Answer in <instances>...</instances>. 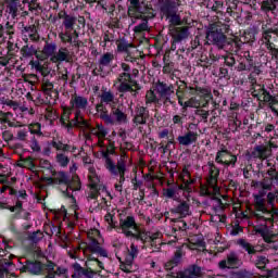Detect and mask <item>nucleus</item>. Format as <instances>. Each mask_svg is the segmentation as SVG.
Returning <instances> with one entry per match:
<instances>
[{"label": "nucleus", "instance_id": "f257e3e1", "mask_svg": "<svg viewBox=\"0 0 278 278\" xmlns=\"http://www.w3.org/2000/svg\"><path fill=\"white\" fill-rule=\"evenodd\" d=\"M262 188L258 193L254 194V213L253 216L256 218L257 225L254 226V233L261 236L265 242V249L278 250L277 233H274L268 228V223H273V216L275 212L269 211L266 207V190L273 188V182L263 180L260 182Z\"/></svg>", "mask_w": 278, "mask_h": 278}, {"label": "nucleus", "instance_id": "f03ea898", "mask_svg": "<svg viewBox=\"0 0 278 278\" xmlns=\"http://www.w3.org/2000/svg\"><path fill=\"white\" fill-rule=\"evenodd\" d=\"M116 231H122L126 238H135V240L142 241L143 244H155V240H160V232H144L136 224V218L134 216H127L119 219V225L115 228Z\"/></svg>", "mask_w": 278, "mask_h": 278}, {"label": "nucleus", "instance_id": "7ed1b4c3", "mask_svg": "<svg viewBox=\"0 0 278 278\" xmlns=\"http://www.w3.org/2000/svg\"><path fill=\"white\" fill-rule=\"evenodd\" d=\"M101 232L98 229H91L87 232V238L89 242H83L79 244V250L83 251L84 255L94 262L97 266L103 270V263L92 255H100L101 257H108V251L99 244V237Z\"/></svg>", "mask_w": 278, "mask_h": 278}, {"label": "nucleus", "instance_id": "20e7f679", "mask_svg": "<svg viewBox=\"0 0 278 278\" xmlns=\"http://www.w3.org/2000/svg\"><path fill=\"white\" fill-rule=\"evenodd\" d=\"M105 168L112 175V177H119L118 182L115 184L116 192H123V184H125V173H127V163L125 160L117 161V164L114 163L112 157H108V154H104Z\"/></svg>", "mask_w": 278, "mask_h": 278}, {"label": "nucleus", "instance_id": "39448f33", "mask_svg": "<svg viewBox=\"0 0 278 278\" xmlns=\"http://www.w3.org/2000/svg\"><path fill=\"white\" fill-rule=\"evenodd\" d=\"M97 110L99 111V116L103 123L110 126L114 125H125L128 123L127 114L123 112V110L118 108H113L111 112H108V109L99 105L97 106Z\"/></svg>", "mask_w": 278, "mask_h": 278}, {"label": "nucleus", "instance_id": "423d86ee", "mask_svg": "<svg viewBox=\"0 0 278 278\" xmlns=\"http://www.w3.org/2000/svg\"><path fill=\"white\" fill-rule=\"evenodd\" d=\"M121 67L124 72L118 75L115 87L118 92H132L134 97H136V90H134L136 81L131 80V67L127 63H122Z\"/></svg>", "mask_w": 278, "mask_h": 278}, {"label": "nucleus", "instance_id": "0eeeda50", "mask_svg": "<svg viewBox=\"0 0 278 278\" xmlns=\"http://www.w3.org/2000/svg\"><path fill=\"white\" fill-rule=\"evenodd\" d=\"M218 175H220L218 167H216V165H211L210 177L207 179L208 185L207 187L201 188V194H204L205 197H215V199H218V192H220V189L218 186H216Z\"/></svg>", "mask_w": 278, "mask_h": 278}, {"label": "nucleus", "instance_id": "6e6552de", "mask_svg": "<svg viewBox=\"0 0 278 278\" xmlns=\"http://www.w3.org/2000/svg\"><path fill=\"white\" fill-rule=\"evenodd\" d=\"M237 243L239 247H241V249L247 251L248 255L251 256L250 260L253 262V264H255L256 268H265V266L268 264V258L266 256L258 255L256 256V260H253V255H255V253L258 251L255 245L251 244L245 239H239Z\"/></svg>", "mask_w": 278, "mask_h": 278}, {"label": "nucleus", "instance_id": "1a4fd4ad", "mask_svg": "<svg viewBox=\"0 0 278 278\" xmlns=\"http://www.w3.org/2000/svg\"><path fill=\"white\" fill-rule=\"evenodd\" d=\"M206 40L208 45H216L219 49H223V47H225L226 37L218 26L211 25L206 33Z\"/></svg>", "mask_w": 278, "mask_h": 278}, {"label": "nucleus", "instance_id": "9d476101", "mask_svg": "<svg viewBox=\"0 0 278 278\" xmlns=\"http://www.w3.org/2000/svg\"><path fill=\"white\" fill-rule=\"evenodd\" d=\"M130 3L128 5V16L130 18H144V14L149 12V8H147V4L144 2L140 3V0H128Z\"/></svg>", "mask_w": 278, "mask_h": 278}, {"label": "nucleus", "instance_id": "9b49d317", "mask_svg": "<svg viewBox=\"0 0 278 278\" xmlns=\"http://www.w3.org/2000/svg\"><path fill=\"white\" fill-rule=\"evenodd\" d=\"M54 184H58L59 186H64L65 190H63V192L66 193L67 197H73V193L71 192H77V190H79L80 188L78 182L74 187L73 184L70 182L68 176L64 172H59L55 175Z\"/></svg>", "mask_w": 278, "mask_h": 278}, {"label": "nucleus", "instance_id": "f8f14e48", "mask_svg": "<svg viewBox=\"0 0 278 278\" xmlns=\"http://www.w3.org/2000/svg\"><path fill=\"white\" fill-rule=\"evenodd\" d=\"M215 162L217 164H223L224 166H236L238 162V156L231 154L227 149H222L217 152Z\"/></svg>", "mask_w": 278, "mask_h": 278}, {"label": "nucleus", "instance_id": "ddd939ff", "mask_svg": "<svg viewBox=\"0 0 278 278\" xmlns=\"http://www.w3.org/2000/svg\"><path fill=\"white\" fill-rule=\"evenodd\" d=\"M156 92L160 94L161 99H165V101L170 103V94L175 93V87L173 85L157 83Z\"/></svg>", "mask_w": 278, "mask_h": 278}, {"label": "nucleus", "instance_id": "4468645a", "mask_svg": "<svg viewBox=\"0 0 278 278\" xmlns=\"http://www.w3.org/2000/svg\"><path fill=\"white\" fill-rule=\"evenodd\" d=\"M89 181L91 184L89 199H97V197H99V190L97 189V186H99L100 179L94 167H89Z\"/></svg>", "mask_w": 278, "mask_h": 278}, {"label": "nucleus", "instance_id": "2eb2a0df", "mask_svg": "<svg viewBox=\"0 0 278 278\" xmlns=\"http://www.w3.org/2000/svg\"><path fill=\"white\" fill-rule=\"evenodd\" d=\"M240 266V257L236 252H230L226 260L219 262V268H238Z\"/></svg>", "mask_w": 278, "mask_h": 278}, {"label": "nucleus", "instance_id": "dca6fc26", "mask_svg": "<svg viewBox=\"0 0 278 278\" xmlns=\"http://www.w3.org/2000/svg\"><path fill=\"white\" fill-rule=\"evenodd\" d=\"M74 268V274H73V278H92L94 277V275H97V270H92L91 268L88 269H84V267H81V265H79V263H76L73 265Z\"/></svg>", "mask_w": 278, "mask_h": 278}, {"label": "nucleus", "instance_id": "f3484780", "mask_svg": "<svg viewBox=\"0 0 278 278\" xmlns=\"http://www.w3.org/2000/svg\"><path fill=\"white\" fill-rule=\"evenodd\" d=\"M176 97L178 99L179 105L184 109L187 110V108H201V100L198 99L197 97H191L189 100L184 102L181 94L179 91L176 92Z\"/></svg>", "mask_w": 278, "mask_h": 278}, {"label": "nucleus", "instance_id": "a211bd4d", "mask_svg": "<svg viewBox=\"0 0 278 278\" xmlns=\"http://www.w3.org/2000/svg\"><path fill=\"white\" fill-rule=\"evenodd\" d=\"M70 103L74 110H86L88 108V98L74 94Z\"/></svg>", "mask_w": 278, "mask_h": 278}, {"label": "nucleus", "instance_id": "6ab92c4d", "mask_svg": "<svg viewBox=\"0 0 278 278\" xmlns=\"http://www.w3.org/2000/svg\"><path fill=\"white\" fill-rule=\"evenodd\" d=\"M199 138V135L194 131H189L184 136L178 137V142L182 147H189V144H194Z\"/></svg>", "mask_w": 278, "mask_h": 278}, {"label": "nucleus", "instance_id": "aec40b11", "mask_svg": "<svg viewBox=\"0 0 278 278\" xmlns=\"http://www.w3.org/2000/svg\"><path fill=\"white\" fill-rule=\"evenodd\" d=\"M169 31L176 42H181V40H186V38H188L187 28L172 26Z\"/></svg>", "mask_w": 278, "mask_h": 278}, {"label": "nucleus", "instance_id": "412c9836", "mask_svg": "<svg viewBox=\"0 0 278 278\" xmlns=\"http://www.w3.org/2000/svg\"><path fill=\"white\" fill-rule=\"evenodd\" d=\"M174 214H179L180 218H186V216H190L192 212H190V203L188 201L180 202L176 207L173 208Z\"/></svg>", "mask_w": 278, "mask_h": 278}, {"label": "nucleus", "instance_id": "4be33fe9", "mask_svg": "<svg viewBox=\"0 0 278 278\" xmlns=\"http://www.w3.org/2000/svg\"><path fill=\"white\" fill-rule=\"evenodd\" d=\"M68 127H79L84 131H88V129H90V124H88L84 117L79 116V112H77L75 118L70 122Z\"/></svg>", "mask_w": 278, "mask_h": 278}, {"label": "nucleus", "instance_id": "5701e85b", "mask_svg": "<svg viewBox=\"0 0 278 278\" xmlns=\"http://www.w3.org/2000/svg\"><path fill=\"white\" fill-rule=\"evenodd\" d=\"M24 270L30 273V275H40L42 273V264L40 262L27 261L24 265Z\"/></svg>", "mask_w": 278, "mask_h": 278}, {"label": "nucleus", "instance_id": "b1692460", "mask_svg": "<svg viewBox=\"0 0 278 278\" xmlns=\"http://www.w3.org/2000/svg\"><path fill=\"white\" fill-rule=\"evenodd\" d=\"M114 62V53L105 52L99 59V70L103 72V70L108 68L111 63Z\"/></svg>", "mask_w": 278, "mask_h": 278}, {"label": "nucleus", "instance_id": "393cba45", "mask_svg": "<svg viewBox=\"0 0 278 278\" xmlns=\"http://www.w3.org/2000/svg\"><path fill=\"white\" fill-rule=\"evenodd\" d=\"M190 90H194L191 91V94H197L198 97H200V99H206L207 101H212L214 99V96H212V91L207 88L190 87Z\"/></svg>", "mask_w": 278, "mask_h": 278}, {"label": "nucleus", "instance_id": "a878e982", "mask_svg": "<svg viewBox=\"0 0 278 278\" xmlns=\"http://www.w3.org/2000/svg\"><path fill=\"white\" fill-rule=\"evenodd\" d=\"M48 278H66V269L59 267L58 270H55L51 263L48 265Z\"/></svg>", "mask_w": 278, "mask_h": 278}, {"label": "nucleus", "instance_id": "bb28decb", "mask_svg": "<svg viewBox=\"0 0 278 278\" xmlns=\"http://www.w3.org/2000/svg\"><path fill=\"white\" fill-rule=\"evenodd\" d=\"M51 62H68V50L60 49L59 52L51 56Z\"/></svg>", "mask_w": 278, "mask_h": 278}, {"label": "nucleus", "instance_id": "cd10ccee", "mask_svg": "<svg viewBox=\"0 0 278 278\" xmlns=\"http://www.w3.org/2000/svg\"><path fill=\"white\" fill-rule=\"evenodd\" d=\"M270 155V150L266 146H257L254 149V156L258 157L260 160H266Z\"/></svg>", "mask_w": 278, "mask_h": 278}, {"label": "nucleus", "instance_id": "c85d7f7f", "mask_svg": "<svg viewBox=\"0 0 278 278\" xmlns=\"http://www.w3.org/2000/svg\"><path fill=\"white\" fill-rule=\"evenodd\" d=\"M144 112H147L144 108L138 109L137 115L134 118L135 125H144L147 123V118L144 117Z\"/></svg>", "mask_w": 278, "mask_h": 278}, {"label": "nucleus", "instance_id": "c756f323", "mask_svg": "<svg viewBox=\"0 0 278 278\" xmlns=\"http://www.w3.org/2000/svg\"><path fill=\"white\" fill-rule=\"evenodd\" d=\"M63 18H64L63 25H64L65 29H73V27H75V23L77 21V18H75V16L64 13Z\"/></svg>", "mask_w": 278, "mask_h": 278}, {"label": "nucleus", "instance_id": "7c9ffc66", "mask_svg": "<svg viewBox=\"0 0 278 278\" xmlns=\"http://www.w3.org/2000/svg\"><path fill=\"white\" fill-rule=\"evenodd\" d=\"M136 257H138V247L132 243L130 244V249L128 250L126 262H129V264H134V260Z\"/></svg>", "mask_w": 278, "mask_h": 278}, {"label": "nucleus", "instance_id": "2f4dec72", "mask_svg": "<svg viewBox=\"0 0 278 278\" xmlns=\"http://www.w3.org/2000/svg\"><path fill=\"white\" fill-rule=\"evenodd\" d=\"M91 134H93V136H97V138L99 139H103L108 136V130L103 125H98L97 128L91 129Z\"/></svg>", "mask_w": 278, "mask_h": 278}, {"label": "nucleus", "instance_id": "473e14b6", "mask_svg": "<svg viewBox=\"0 0 278 278\" xmlns=\"http://www.w3.org/2000/svg\"><path fill=\"white\" fill-rule=\"evenodd\" d=\"M55 49H58L55 43H47L43 47L42 53L43 55H46V58H53V55L55 54Z\"/></svg>", "mask_w": 278, "mask_h": 278}, {"label": "nucleus", "instance_id": "72a5a7b5", "mask_svg": "<svg viewBox=\"0 0 278 278\" xmlns=\"http://www.w3.org/2000/svg\"><path fill=\"white\" fill-rule=\"evenodd\" d=\"M56 162L59 166H61L62 168H66V166H68L71 162V159H68L64 153H59L56 154Z\"/></svg>", "mask_w": 278, "mask_h": 278}, {"label": "nucleus", "instance_id": "f704fd0d", "mask_svg": "<svg viewBox=\"0 0 278 278\" xmlns=\"http://www.w3.org/2000/svg\"><path fill=\"white\" fill-rule=\"evenodd\" d=\"M163 194L166 199H173L174 201L179 199V195H177V189L174 188L164 189Z\"/></svg>", "mask_w": 278, "mask_h": 278}, {"label": "nucleus", "instance_id": "c9c22d12", "mask_svg": "<svg viewBox=\"0 0 278 278\" xmlns=\"http://www.w3.org/2000/svg\"><path fill=\"white\" fill-rule=\"evenodd\" d=\"M181 177L186 186H192L194 184V179L190 178V172L186 167L182 169Z\"/></svg>", "mask_w": 278, "mask_h": 278}, {"label": "nucleus", "instance_id": "e433bc0d", "mask_svg": "<svg viewBox=\"0 0 278 278\" xmlns=\"http://www.w3.org/2000/svg\"><path fill=\"white\" fill-rule=\"evenodd\" d=\"M179 260H181V255L177 253L173 261L165 263V269L173 270V268L179 264Z\"/></svg>", "mask_w": 278, "mask_h": 278}, {"label": "nucleus", "instance_id": "4c0bfd02", "mask_svg": "<svg viewBox=\"0 0 278 278\" xmlns=\"http://www.w3.org/2000/svg\"><path fill=\"white\" fill-rule=\"evenodd\" d=\"M104 220H105V223H108L110 229H117L118 225H116V222H114V214L108 213L104 216Z\"/></svg>", "mask_w": 278, "mask_h": 278}, {"label": "nucleus", "instance_id": "58836bf2", "mask_svg": "<svg viewBox=\"0 0 278 278\" xmlns=\"http://www.w3.org/2000/svg\"><path fill=\"white\" fill-rule=\"evenodd\" d=\"M262 90H266V89L260 85H256L252 90V97H255L256 99H258V101H262V98L264 97V93H262Z\"/></svg>", "mask_w": 278, "mask_h": 278}, {"label": "nucleus", "instance_id": "ea45409f", "mask_svg": "<svg viewBox=\"0 0 278 278\" xmlns=\"http://www.w3.org/2000/svg\"><path fill=\"white\" fill-rule=\"evenodd\" d=\"M160 99L155 96V91L149 90L146 94V103H157Z\"/></svg>", "mask_w": 278, "mask_h": 278}, {"label": "nucleus", "instance_id": "a19ab883", "mask_svg": "<svg viewBox=\"0 0 278 278\" xmlns=\"http://www.w3.org/2000/svg\"><path fill=\"white\" fill-rule=\"evenodd\" d=\"M261 92L263 94L261 101H264V103H269V105H273V103H275V98L270 94V92L266 90H262Z\"/></svg>", "mask_w": 278, "mask_h": 278}, {"label": "nucleus", "instance_id": "79ce46f5", "mask_svg": "<svg viewBox=\"0 0 278 278\" xmlns=\"http://www.w3.org/2000/svg\"><path fill=\"white\" fill-rule=\"evenodd\" d=\"M112 101H114V93L110 92V91H104L101 94V102L102 103H112Z\"/></svg>", "mask_w": 278, "mask_h": 278}, {"label": "nucleus", "instance_id": "37998d69", "mask_svg": "<svg viewBox=\"0 0 278 278\" xmlns=\"http://www.w3.org/2000/svg\"><path fill=\"white\" fill-rule=\"evenodd\" d=\"M52 147L56 151H68L71 149L68 144H64L62 141H52Z\"/></svg>", "mask_w": 278, "mask_h": 278}, {"label": "nucleus", "instance_id": "c03bdc74", "mask_svg": "<svg viewBox=\"0 0 278 278\" xmlns=\"http://www.w3.org/2000/svg\"><path fill=\"white\" fill-rule=\"evenodd\" d=\"M278 200V192L274 191V192H269L267 194V203L268 205H270V207H275V202Z\"/></svg>", "mask_w": 278, "mask_h": 278}, {"label": "nucleus", "instance_id": "a18cd8bd", "mask_svg": "<svg viewBox=\"0 0 278 278\" xmlns=\"http://www.w3.org/2000/svg\"><path fill=\"white\" fill-rule=\"evenodd\" d=\"M129 49H131V43L126 42L125 39L117 41V51H129Z\"/></svg>", "mask_w": 278, "mask_h": 278}, {"label": "nucleus", "instance_id": "49530a36", "mask_svg": "<svg viewBox=\"0 0 278 278\" xmlns=\"http://www.w3.org/2000/svg\"><path fill=\"white\" fill-rule=\"evenodd\" d=\"M189 249H191L192 251L197 249H205V241L198 240L195 242H191V244L189 245Z\"/></svg>", "mask_w": 278, "mask_h": 278}, {"label": "nucleus", "instance_id": "de8ad7c7", "mask_svg": "<svg viewBox=\"0 0 278 278\" xmlns=\"http://www.w3.org/2000/svg\"><path fill=\"white\" fill-rule=\"evenodd\" d=\"M148 29H149V25H148L147 20H144L143 23L135 26L134 31H136V34H140L141 31H147Z\"/></svg>", "mask_w": 278, "mask_h": 278}, {"label": "nucleus", "instance_id": "09e8293b", "mask_svg": "<svg viewBox=\"0 0 278 278\" xmlns=\"http://www.w3.org/2000/svg\"><path fill=\"white\" fill-rule=\"evenodd\" d=\"M167 18H169V23L173 25H180L181 24V17L177 14H167Z\"/></svg>", "mask_w": 278, "mask_h": 278}, {"label": "nucleus", "instance_id": "8fccbe9b", "mask_svg": "<svg viewBox=\"0 0 278 278\" xmlns=\"http://www.w3.org/2000/svg\"><path fill=\"white\" fill-rule=\"evenodd\" d=\"M30 128H23L17 131V140H26L27 134H29Z\"/></svg>", "mask_w": 278, "mask_h": 278}, {"label": "nucleus", "instance_id": "3c124183", "mask_svg": "<svg viewBox=\"0 0 278 278\" xmlns=\"http://www.w3.org/2000/svg\"><path fill=\"white\" fill-rule=\"evenodd\" d=\"M42 90L46 94H49L53 90V83L45 80L42 84Z\"/></svg>", "mask_w": 278, "mask_h": 278}, {"label": "nucleus", "instance_id": "603ef678", "mask_svg": "<svg viewBox=\"0 0 278 278\" xmlns=\"http://www.w3.org/2000/svg\"><path fill=\"white\" fill-rule=\"evenodd\" d=\"M62 42H73V37L71 36V33H61L59 35Z\"/></svg>", "mask_w": 278, "mask_h": 278}, {"label": "nucleus", "instance_id": "864d4df0", "mask_svg": "<svg viewBox=\"0 0 278 278\" xmlns=\"http://www.w3.org/2000/svg\"><path fill=\"white\" fill-rule=\"evenodd\" d=\"M114 153V146H111L109 148H106V151H102L101 154H102V157L104 160V168H105V155L108 157H110V154L112 155Z\"/></svg>", "mask_w": 278, "mask_h": 278}, {"label": "nucleus", "instance_id": "5fc2aeb1", "mask_svg": "<svg viewBox=\"0 0 278 278\" xmlns=\"http://www.w3.org/2000/svg\"><path fill=\"white\" fill-rule=\"evenodd\" d=\"M59 219L60 220H68V213H66V208L65 207H62L59 211Z\"/></svg>", "mask_w": 278, "mask_h": 278}, {"label": "nucleus", "instance_id": "6e6d98bb", "mask_svg": "<svg viewBox=\"0 0 278 278\" xmlns=\"http://www.w3.org/2000/svg\"><path fill=\"white\" fill-rule=\"evenodd\" d=\"M197 114H198V116H201V118H203V121H207V118L210 116V111L198 110Z\"/></svg>", "mask_w": 278, "mask_h": 278}, {"label": "nucleus", "instance_id": "4d7b16f0", "mask_svg": "<svg viewBox=\"0 0 278 278\" xmlns=\"http://www.w3.org/2000/svg\"><path fill=\"white\" fill-rule=\"evenodd\" d=\"M30 149L37 153L40 151V144L35 138L30 142Z\"/></svg>", "mask_w": 278, "mask_h": 278}, {"label": "nucleus", "instance_id": "13d9d810", "mask_svg": "<svg viewBox=\"0 0 278 278\" xmlns=\"http://www.w3.org/2000/svg\"><path fill=\"white\" fill-rule=\"evenodd\" d=\"M131 264L126 261V263L121 265L122 270H124V273H131Z\"/></svg>", "mask_w": 278, "mask_h": 278}, {"label": "nucleus", "instance_id": "bf43d9fd", "mask_svg": "<svg viewBox=\"0 0 278 278\" xmlns=\"http://www.w3.org/2000/svg\"><path fill=\"white\" fill-rule=\"evenodd\" d=\"M29 64L31 65V68H35L36 71H42V65H40L39 61H30Z\"/></svg>", "mask_w": 278, "mask_h": 278}, {"label": "nucleus", "instance_id": "052dcab7", "mask_svg": "<svg viewBox=\"0 0 278 278\" xmlns=\"http://www.w3.org/2000/svg\"><path fill=\"white\" fill-rule=\"evenodd\" d=\"M268 175L270 179H275L277 186H278V172H275V169L268 170Z\"/></svg>", "mask_w": 278, "mask_h": 278}, {"label": "nucleus", "instance_id": "680f3d73", "mask_svg": "<svg viewBox=\"0 0 278 278\" xmlns=\"http://www.w3.org/2000/svg\"><path fill=\"white\" fill-rule=\"evenodd\" d=\"M70 116H71V109H64V113L62 116L63 123H66V121H68Z\"/></svg>", "mask_w": 278, "mask_h": 278}, {"label": "nucleus", "instance_id": "e2e57ef3", "mask_svg": "<svg viewBox=\"0 0 278 278\" xmlns=\"http://www.w3.org/2000/svg\"><path fill=\"white\" fill-rule=\"evenodd\" d=\"M24 166H27L29 170H34L36 168L31 159L26 160Z\"/></svg>", "mask_w": 278, "mask_h": 278}, {"label": "nucleus", "instance_id": "0e129e2a", "mask_svg": "<svg viewBox=\"0 0 278 278\" xmlns=\"http://www.w3.org/2000/svg\"><path fill=\"white\" fill-rule=\"evenodd\" d=\"M12 249L11 247L8 245V243H4V250H0V257H5L7 253Z\"/></svg>", "mask_w": 278, "mask_h": 278}, {"label": "nucleus", "instance_id": "69168bd1", "mask_svg": "<svg viewBox=\"0 0 278 278\" xmlns=\"http://www.w3.org/2000/svg\"><path fill=\"white\" fill-rule=\"evenodd\" d=\"M220 8H223V2L222 1H215V3L212 7V10L214 12H217L218 10H220Z\"/></svg>", "mask_w": 278, "mask_h": 278}, {"label": "nucleus", "instance_id": "338daca9", "mask_svg": "<svg viewBox=\"0 0 278 278\" xmlns=\"http://www.w3.org/2000/svg\"><path fill=\"white\" fill-rule=\"evenodd\" d=\"M267 277H271V278H278V269H271L267 273Z\"/></svg>", "mask_w": 278, "mask_h": 278}, {"label": "nucleus", "instance_id": "774afa93", "mask_svg": "<svg viewBox=\"0 0 278 278\" xmlns=\"http://www.w3.org/2000/svg\"><path fill=\"white\" fill-rule=\"evenodd\" d=\"M160 138H167L168 137V129H164L160 132Z\"/></svg>", "mask_w": 278, "mask_h": 278}]
</instances>
